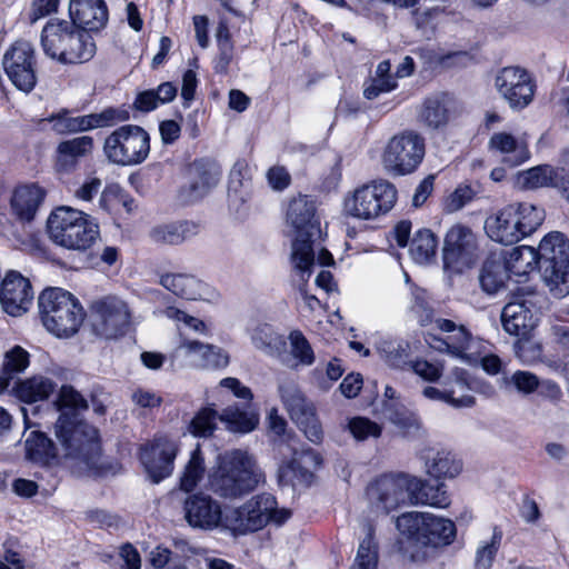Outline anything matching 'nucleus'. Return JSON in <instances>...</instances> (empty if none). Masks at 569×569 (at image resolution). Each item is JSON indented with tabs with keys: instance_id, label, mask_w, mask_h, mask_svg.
I'll use <instances>...</instances> for the list:
<instances>
[{
	"instance_id": "1",
	"label": "nucleus",
	"mask_w": 569,
	"mask_h": 569,
	"mask_svg": "<svg viewBox=\"0 0 569 569\" xmlns=\"http://www.w3.org/2000/svg\"><path fill=\"white\" fill-rule=\"evenodd\" d=\"M60 412L54 435L66 457L82 461L88 468H99L101 447L98 430L81 418L88 402L72 386H62L54 401Z\"/></svg>"
},
{
	"instance_id": "2",
	"label": "nucleus",
	"mask_w": 569,
	"mask_h": 569,
	"mask_svg": "<svg viewBox=\"0 0 569 569\" xmlns=\"http://www.w3.org/2000/svg\"><path fill=\"white\" fill-rule=\"evenodd\" d=\"M264 481L256 458L246 450L234 449L219 455L217 466L208 475V489L223 499H239Z\"/></svg>"
},
{
	"instance_id": "3",
	"label": "nucleus",
	"mask_w": 569,
	"mask_h": 569,
	"mask_svg": "<svg viewBox=\"0 0 569 569\" xmlns=\"http://www.w3.org/2000/svg\"><path fill=\"white\" fill-rule=\"evenodd\" d=\"M286 221L296 232L291 253L293 267L303 280L305 276L308 279L315 262L313 242L321 234L316 201L307 194L293 197L287 206Z\"/></svg>"
},
{
	"instance_id": "4",
	"label": "nucleus",
	"mask_w": 569,
	"mask_h": 569,
	"mask_svg": "<svg viewBox=\"0 0 569 569\" xmlns=\"http://www.w3.org/2000/svg\"><path fill=\"white\" fill-rule=\"evenodd\" d=\"M41 47L46 56L62 63L78 64L90 61L97 46L92 36L68 20L50 19L41 32Z\"/></svg>"
},
{
	"instance_id": "5",
	"label": "nucleus",
	"mask_w": 569,
	"mask_h": 569,
	"mask_svg": "<svg viewBox=\"0 0 569 569\" xmlns=\"http://www.w3.org/2000/svg\"><path fill=\"white\" fill-rule=\"evenodd\" d=\"M38 305L43 326L57 337L74 335L84 320V311L78 299L60 288L43 290Z\"/></svg>"
},
{
	"instance_id": "6",
	"label": "nucleus",
	"mask_w": 569,
	"mask_h": 569,
	"mask_svg": "<svg viewBox=\"0 0 569 569\" xmlns=\"http://www.w3.org/2000/svg\"><path fill=\"white\" fill-rule=\"evenodd\" d=\"M50 239L70 250H87L99 237L98 224L84 212L70 208H57L48 218Z\"/></svg>"
},
{
	"instance_id": "7",
	"label": "nucleus",
	"mask_w": 569,
	"mask_h": 569,
	"mask_svg": "<svg viewBox=\"0 0 569 569\" xmlns=\"http://www.w3.org/2000/svg\"><path fill=\"white\" fill-rule=\"evenodd\" d=\"M290 516V510L277 508L272 495L261 493L229 511L224 516V528L237 535H246L262 529L270 521L282 525Z\"/></svg>"
},
{
	"instance_id": "8",
	"label": "nucleus",
	"mask_w": 569,
	"mask_h": 569,
	"mask_svg": "<svg viewBox=\"0 0 569 569\" xmlns=\"http://www.w3.org/2000/svg\"><path fill=\"white\" fill-rule=\"evenodd\" d=\"M398 191L388 180H375L356 188L343 200V213L359 220H372L389 212L397 202Z\"/></svg>"
},
{
	"instance_id": "9",
	"label": "nucleus",
	"mask_w": 569,
	"mask_h": 569,
	"mask_svg": "<svg viewBox=\"0 0 569 569\" xmlns=\"http://www.w3.org/2000/svg\"><path fill=\"white\" fill-rule=\"evenodd\" d=\"M398 530L409 540L435 548L450 545L456 538L455 523L425 512H406L397 518Z\"/></svg>"
},
{
	"instance_id": "10",
	"label": "nucleus",
	"mask_w": 569,
	"mask_h": 569,
	"mask_svg": "<svg viewBox=\"0 0 569 569\" xmlns=\"http://www.w3.org/2000/svg\"><path fill=\"white\" fill-rule=\"evenodd\" d=\"M103 151L112 163L120 166L139 164L146 160L150 152L149 133L139 126H121L106 138Z\"/></svg>"
},
{
	"instance_id": "11",
	"label": "nucleus",
	"mask_w": 569,
	"mask_h": 569,
	"mask_svg": "<svg viewBox=\"0 0 569 569\" xmlns=\"http://www.w3.org/2000/svg\"><path fill=\"white\" fill-rule=\"evenodd\" d=\"M425 154V138L407 130L389 140L382 153V164L393 176H407L418 169Z\"/></svg>"
},
{
	"instance_id": "12",
	"label": "nucleus",
	"mask_w": 569,
	"mask_h": 569,
	"mask_svg": "<svg viewBox=\"0 0 569 569\" xmlns=\"http://www.w3.org/2000/svg\"><path fill=\"white\" fill-rule=\"evenodd\" d=\"M278 392L291 419L305 436L311 442L319 443L323 437L322 428L312 402L307 400L298 383L292 379H282L279 381Z\"/></svg>"
},
{
	"instance_id": "13",
	"label": "nucleus",
	"mask_w": 569,
	"mask_h": 569,
	"mask_svg": "<svg viewBox=\"0 0 569 569\" xmlns=\"http://www.w3.org/2000/svg\"><path fill=\"white\" fill-rule=\"evenodd\" d=\"M93 332L104 339H116L126 335L131 323L128 305L113 296L93 301L90 307Z\"/></svg>"
},
{
	"instance_id": "14",
	"label": "nucleus",
	"mask_w": 569,
	"mask_h": 569,
	"mask_svg": "<svg viewBox=\"0 0 569 569\" xmlns=\"http://www.w3.org/2000/svg\"><path fill=\"white\" fill-rule=\"evenodd\" d=\"M274 447L281 457L279 481L286 486L309 483L312 478L309 467L321 463L319 455L312 449L299 450L290 437L274 441Z\"/></svg>"
},
{
	"instance_id": "15",
	"label": "nucleus",
	"mask_w": 569,
	"mask_h": 569,
	"mask_svg": "<svg viewBox=\"0 0 569 569\" xmlns=\"http://www.w3.org/2000/svg\"><path fill=\"white\" fill-rule=\"evenodd\" d=\"M411 481L412 477L402 473L377 478L367 489L370 503L385 513L411 505Z\"/></svg>"
},
{
	"instance_id": "16",
	"label": "nucleus",
	"mask_w": 569,
	"mask_h": 569,
	"mask_svg": "<svg viewBox=\"0 0 569 569\" xmlns=\"http://www.w3.org/2000/svg\"><path fill=\"white\" fill-rule=\"evenodd\" d=\"M3 69L16 88L30 92L36 83V50L26 40L16 41L4 53Z\"/></svg>"
},
{
	"instance_id": "17",
	"label": "nucleus",
	"mask_w": 569,
	"mask_h": 569,
	"mask_svg": "<svg viewBox=\"0 0 569 569\" xmlns=\"http://www.w3.org/2000/svg\"><path fill=\"white\" fill-rule=\"evenodd\" d=\"M67 109L53 113L47 118L52 123V129L59 134L77 133L96 128L113 126L129 119V112L114 108H107L100 113L70 117Z\"/></svg>"
},
{
	"instance_id": "18",
	"label": "nucleus",
	"mask_w": 569,
	"mask_h": 569,
	"mask_svg": "<svg viewBox=\"0 0 569 569\" xmlns=\"http://www.w3.org/2000/svg\"><path fill=\"white\" fill-rule=\"evenodd\" d=\"M479 244L475 232L467 226H452L443 243V263L457 270L469 268L478 258Z\"/></svg>"
},
{
	"instance_id": "19",
	"label": "nucleus",
	"mask_w": 569,
	"mask_h": 569,
	"mask_svg": "<svg viewBox=\"0 0 569 569\" xmlns=\"http://www.w3.org/2000/svg\"><path fill=\"white\" fill-rule=\"evenodd\" d=\"M496 88L515 110L529 106L535 96L536 84L530 74L519 67H506L496 76Z\"/></svg>"
},
{
	"instance_id": "20",
	"label": "nucleus",
	"mask_w": 569,
	"mask_h": 569,
	"mask_svg": "<svg viewBox=\"0 0 569 569\" xmlns=\"http://www.w3.org/2000/svg\"><path fill=\"white\" fill-rule=\"evenodd\" d=\"M435 325L440 331L448 333L442 341L447 351L469 363H476L487 349L486 341L472 336L462 325L458 326L452 320L441 318L436 319Z\"/></svg>"
},
{
	"instance_id": "21",
	"label": "nucleus",
	"mask_w": 569,
	"mask_h": 569,
	"mask_svg": "<svg viewBox=\"0 0 569 569\" xmlns=\"http://www.w3.org/2000/svg\"><path fill=\"white\" fill-rule=\"evenodd\" d=\"M533 292H518L502 309L503 329L513 336H526L536 327L537 303Z\"/></svg>"
},
{
	"instance_id": "22",
	"label": "nucleus",
	"mask_w": 569,
	"mask_h": 569,
	"mask_svg": "<svg viewBox=\"0 0 569 569\" xmlns=\"http://www.w3.org/2000/svg\"><path fill=\"white\" fill-rule=\"evenodd\" d=\"M184 513L187 522L193 528L212 530L224 527L221 505L208 493L190 495L184 501Z\"/></svg>"
},
{
	"instance_id": "23",
	"label": "nucleus",
	"mask_w": 569,
	"mask_h": 569,
	"mask_svg": "<svg viewBox=\"0 0 569 569\" xmlns=\"http://www.w3.org/2000/svg\"><path fill=\"white\" fill-rule=\"evenodd\" d=\"M33 290L30 281L16 271L7 273L0 287V303L12 317L27 312L32 305Z\"/></svg>"
},
{
	"instance_id": "24",
	"label": "nucleus",
	"mask_w": 569,
	"mask_h": 569,
	"mask_svg": "<svg viewBox=\"0 0 569 569\" xmlns=\"http://www.w3.org/2000/svg\"><path fill=\"white\" fill-rule=\"evenodd\" d=\"M189 183L181 189L180 196L186 202H194L202 199L219 182L220 167L212 160H194L188 170Z\"/></svg>"
},
{
	"instance_id": "25",
	"label": "nucleus",
	"mask_w": 569,
	"mask_h": 569,
	"mask_svg": "<svg viewBox=\"0 0 569 569\" xmlns=\"http://www.w3.org/2000/svg\"><path fill=\"white\" fill-rule=\"evenodd\" d=\"M178 446L168 440L157 441L141 450L140 459L152 480L158 483L173 471Z\"/></svg>"
},
{
	"instance_id": "26",
	"label": "nucleus",
	"mask_w": 569,
	"mask_h": 569,
	"mask_svg": "<svg viewBox=\"0 0 569 569\" xmlns=\"http://www.w3.org/2000/svg\"><path fill=\"white\" fill-rule=\"evenodd\" d=\"M517 183L523 189L553 187L563 197H569V166L560 168H553L548 164L533 167L520 172Z\"/></svg>"
},
{
	"instance_id": "27",
	"label": "nucleus",
	"mask_w": 569,
	"mask_h": 569,
	"mask_svg": "<svg viewBox=\"0 0 569 569\" xmlns=\"http://www.w3.org/2000/svg\"><path fill=\"white\" fill-rule=\"evenodd\" d=\"M518 223L516 207L509 204L486 219L485 230L491 240L509 246L522 239Z\"/></svg>"
},
{
	"instance_id": "28",
	"label": "nucleus",
	"mask_w": 569,
	"mask_h": 569,
	"mask_svg": "<svg viewBox=\"0 0 569 569\" xmlns=\"http://www.w3.org/2000/svg\"><path fill=\"white\" fill-rule=\"evenodd\" d=\"M69 12L71 22L88 33L99 31L108 21V10L103 0H71Z\"/></svg>"
},
{
	"instance_id": "29",
	"label": "nucleus",
	"mask_w": 569,
	"mask_h": 569,
	"mask_svg": "<svg viewBox=\"0 0 569 569\" xmlns=\"http://www.w3.org/2000/svg\"><path fill=\"white\" fill-rule=\"evenodd\" d=\"M488 148L502 154L503 162L511 167L519 166L530 158L527 143L508 132L492 134L488 142Z\"/></svg>"
},
{
	"instance_id": "30",
	"label": "nucleus",
	"mask_w": 569,
	"mask_h": 569,
	"mask_svg": "<svg viewBox=\"0 0 569 569\" xmlns=\"http://www.w3.org/2000/svg\"><path fill=\"white\" fill-rule=\"evenodd\" d=\"M539 256V268H555L560 264L569 262V241L561 232L553 231L548 233L541 241L537 249Z\"/></svg>"
},
{
	"instance_id": "31",
	"label": "nucleus",
	"mask_w": 569,
	"mask_h": 569,
	"mask_svg": "<svg viewBox=\"0 0 569 569\" xmlns=\"http://www.w3.org/2000/svg\"><path fill=\"white\" fill-rule=\"evenodd\" d=\"M44 198V191L36 186H22L14 190L11 199V208L20 221H31Z\"/></svg>"
},
{
	"instance_id": "32",
	"label": "nucleus",
	"mask_w": 569,
	"mask_h": 569,
	"mask_svg": "<svg viewBox=\"0 0 569 569\" xmlns=\"http://www.w3.org/2000/svg\"><path fill=\"white\" fill-rule=\"evenodd\" d=\"M57 383L44 376L36 375L13 383L12 390L18 399L27 403L47 400L56 390Z\"/></svg>"
},
{
	"instance_id": "33",
	"label": "nucleus",
	"mask_w": 569,
	"mask_h": 569,
	"mask_svg": "<svg viewBox=\"0 0 569 569\" xmlns=\"http://www.w3.org/2000/svg\"><path fill=\"white\" fill-rule=\"evenodd\" d=\"M160 283L181 298L198 300L204 297L207 284L193 276L184 273H168L161 277Z\"/></svg>"
},
{
	"instance_id": "34",
	"label": "nucleus",
	"mask_w": 569,
	"mask_h": 569,
	"mask_svg": "<svg viewBox=\"0 0 569 569\" xmlns=\"http://www.w3.org/2000/svg\"><path fill=\"white\" fill-rule=\"evenodd\" d=\"M251 196V178L248 167L243 162H237L230 171L228 186V202L231 209L238 211Z\"/></svg>"
},
{
	"instance_id": "35",
	"label": "nucleus",
	"mask_w": 569,
	"mask_h": 569,
	"mask_svg": "<svg viewBox=\"0 0 569 569\" xmlns=\"http://www.w3.org/2000/svg\"><path fill=\"white\" fill-rule=\"evenodd\" d=\"M93 149V139L89 136H81L59 143L57 152L58 166L63 170L76 167L78 161L90 154Z\"/></svg>"
},
{
	"instance_id": "36",
	"label": "nucleus",
	"mask_w": 569,
	"mask_h": 569,
	"mask_svg": "<svg viewBox=\"0 0 569 569\" xmlns=\"http://www.w3.org/2000/svg\"><path fill=\"white\" fill-rule=\"evenodd\" d=\"M411 486V505H428L436 508H447L450 505L443 483L432 486L412 477Z\"/></svg>"
},
{
	"instance_id": "37",
	"label": "nucleus",
	"mask_w": 569,
	"mask_h": 569,
	"mask_svg": "<svg viewBox=\"0 0 569 569\" xmlns=\"http://www.w3.org/2000/svg\"><path fill=\"white\" fill-rule=\"evenodd\" d=\"M462 469L461 461L450 451L431 450L426 455V471L430 477L436 479L453 478L460 473Z\"/></svg>"
},
{
	"instance_id": "38",
	"label": "nucleus",
	"mask_w": 569,
	"mask_h": 569,
	"mask_svg": "<svg viewBox=\"0 0 569 569\" xmlns=\"http://www.w3.org/2000/svg\"><path fill=\"white\" fill-rule=\"evenodd\" d=\"M198 224L191 221H177L154 227L150 237L157 243L179 244L197 234Z\"/></svg>"
},
{
	"instance_id": "39",
	"label": "nucleus",
	"mask_w": 569,
	"mask_h": 569,
	"mask_svg": "<svg viewBox=\"0 0 569 569\" xmlns=\"http://www.w3.org/2000/svg\"><path fill=\"white\" fill-rule=\"evenodd\" d=\"M451 103V99L443 93L426 99L420 112L421 120L432 129L446 126L449 121Z\"/></svg>"
},
{
	"instance_id": "40",
	"label": "nucleus",
	"mask_w": 569,
	"mask_h": 569,
	"mask_svg": "<svg viewBox=\"0 0 569 569\" xmlns=\"http://www.w3.org/2000/svg\"><path fill=\"white\" fill-rule=\"evenodd\" d=\"M30 363V355L20 346H14L4 353L0 371V393L6 391L14 376L23 372Z\"/></svg>"
},
{
	"instance_id": "41",
	"label": "nucleus",
	"mask_w": 569,
	"mask_h": 569,
	"mask_svg": "<svg viewBox=\"0 0 569 569\" xmlns=\"http://www.w3.org/2000/svg\"><path fill=\"white\" fill-rule=\"evenodd\" d=\"M207 472L204 455L199 445L191 451L190 458L179 478V488L184 492H192Z\"/></svg>"
},
{
	"instance_id": "42",
	"label": "nucleus",
	"mask_w": 569,
	"mask_h": 569,
	"mask_svg": "<svg viewBox=\"0 0 569 569\" xmlns=\"http://www.w3.org/2000/svg\"><path fill=\"white\" fill-rule=\"evenodd\" d=\"M380 358L391 368L405 369L409 367V343L405 340L381 339L376 343Z\"/></svg>"
},
{
	"instance_id": "43",
	"label": "nucleus",
	"mask_w": 569,
	"mask_h": 569,
	"mask_svg": "<svg viewBox=\"0 0 569 569\" xmlns=\"http://www.w3.org/2000/svg\"><path fill=\"white\" fill-rule=\"evenodd\" d=\"M58 450L53 442L42 432L32 431L26 439V458L30 461L48 465L57 458Z\"/></svg>"
},
{
	"instance_id": "44",
	"label": "nucleus",
	"mask_w": 569,
	"mask_h": 569,
	"mask_svg": "<svg viewBox=\"0 0 569 569\" xmlns=\"http://www.w3.org/2000/svg\"><path fill=\"white\" fill-rule=\"evenodd\" d=\"M385 413L388 420L395 425L406 437L416 436L422 429L419 416L400 405H386Z\"/></svg>"
},
{
	"instance_id": "45",
	"label": "nucleus",
	"mask_w": 569,
	"mask_h": 569,
	"mask_svg": "<svg viewBox=\"0 0 569 569\" xmlns=\"http://www.w3.org/2000/svg\"><path fill=\"white\" fill-rule=\"evenodd\" d=\"M503 262L510 273L526 276L539 264L538 251L528 246L516 247Z\"/></svg>"
},
{
	"instance_id": "46",
	"label": "nucleus",
	"mask_w": 569,
	"mask_h": 569,
	"mask_svg": "<svg viewBox=\"0 0 569 569\" xmlns=\"http://www.w3.org/2000/svg\"><path fill=\"white\" fill-rule=\"evenodd\" d=\"M509 273L503 261L487 260L481 269L480 284L486 292L497 293L505 287Z\"/></svg>"
},
{
	"instance_id": "47",
	"label": "nucleus",
	"mask_w": 569,
	"mask_h": 569,
	"mask_svg": "<svg viewBox=\"0 0 569 569\" xmlns=\"http://www.w3.org/2000/svg\"><path fill=\"white\" fill-rule=\"evenodd\" d=\"M438 238L429 229H421L416 232L410 242V254L418 263L429 262L436 254Z\"/></svg>"
},
{
	"instance_id": "48",
	"label": "nucleus",
	"mask_w": 569,
	"mask_h": 569,
	"mask_svg": "<svg viewBox=\"0 0 569 569\" xmlns=\"http://www.w3.org/2000/svg\"><path fill=\"white\" fill-rule=\"evenodd\" d=\"M541 272L549 293L553 298L562 299L569 295V262L561 261L555 268H546Z\"/></svg>"
},
{
	"instance_id": "49",
	"label": "nucleus",
	"mask_w": 569,
	"mask_h": 569,
	"mask_svg": "<svg viewBox=\"0 0 569 569\" xmlns=\"http://www.w3.org/2000/svg\"><path fill=\"white\" fill-rule=\"evenodd\" d=\"M219 420L226 423L229 430L234 432H249L258 423L256 415L232 407L226 408L219 416Z\"/></svg>"
},
{
	"instance_id": "50",
	"label": "nucleus",
	"mask_w": 569,
	"mask_h": 569,
	"mask_svg": "<svg viewBox=\"0 0 569 569\" xmlns=\"http://www.w3.org/2000/svg\"><path fill=\"white\" fill-rule=\"evenodd\" d=\"M517 211L518 226L522 238L535 232L545 219V211L531 203H515Z\"/></svg>"
},
{
	"instance_id": "51",
	"label": "nucleus",
	"mask_w": 569,
	"mask_h": 569,
	"mask_svg": "<svg viewBox=\"0 0 569 569\" xmlns=\"http://www.w3.org/2000/svg\"><path fill=\"white\" fill-rule=\"evenodd\" d=\"M378 545L373 538V529L369 526L366 538L360 542L353 565L350 569H377Z\"/></svg>"
},
{
	"instance_id": "52",
	"label": "nucleus",
	"mask_w": 569,
	"mask_h": 569,
	"mask_svg": "<svg viewBox=\"0 0 569 569\" xmlns=\"http://www.w3.org/2000/svg\"><path fill=\"white\" fill-rule=\"evenodd\" d=\"M412 303L409 308L410 315L422 326H429L433 322L435 310L431 307L427 293L421 288L412 289Z\"/></svg>"
},
{
	"instance_id": "53",
	"label": "nucleus",
	"mask_w": 569,
	"mask_h": 569,
	"mask_svg": "<svg viewBox=\"0 0 569 569\" xmlns=\"http://www.w3.org/2000/svg\"><path fill=\"white\" fill-rule=\"evenodd\" d=\"M219 416L211 407L201 409L190 421L189 431L196 437H210L216 429Z\"/></svg>"
},
{
	"instance_id": "54",
	"label": "nucleus",
	"mask_w": 569,
	"mask_h": 569,
	"mask_svg": "<svg viewBox=\"0 0 569 569\" xmlns=\"http://www.w3.org/2000/svg\"><path fill=\"white\" fill-rule=\"evenodd\" d=\"M289 341L291 347V355L302 366H311L315 360V352L300 330H293L289 335Z\"/></svg>"
},
{
	"instance_id": "55",
	"label": "nucleus",
	"mask_w": 569,
	"mask_h": 569,
	"mask_svg": "<svg viewBox=\"0 0 569 569\" xmlns=\"http://www.w3.org/2000/svg\"><path fill=\"white\" fill-rule=\"evenodd\" d=\"M502 533L497 530L493 531L491 541L480 547L476 552L475 569H490L497 551L500 547Z\"/></svg>"
},
{
	"instance_id": "56",
	"label": "nucleus",
	"mask_w": 569,
	"mask_h": 569,
	"mask_svg": "<svg viewBox=\"0 0 569 569\" xmlns=\"http://www.w3.org/2000/svg\"><path fill=\"white\" fill-rule=\"evenodd\" d=\"M206 352H208L207 345L197 340H184L177 348L178 356L187 358L191 366L198 368H204Z\"/></svg>"
},
{
	"instance_id": "57",
	"label": "nucleus",
	"mask_w": 569,
	"mask_h": 569,
	"mask_svg": "<svg viewBox=\"0 0 569 569\" xmlns=\"http://www.w3.org/2000/svg\"><path fill=\"white\" fill-rule=\"evenodd\" d=\"M348 429L357 440H366L370 437L378 438L381 435V427L365 417H355L349 420Z\"/></svg>"
},
{
	"instance_id": "58",
	"label": "nucleus",
	"mask_w": 569,
	"mask_h": 569,
	"mask_svg": "<svg viewBox=\"0 0 569 569\" xmlns=\"http://www.w3.org/2000/svg\"><path fill=\"white\" fill-rule=\"evenodd\" d=\"M422 395L430 400H438L450 403L453 407H471L475 403L472 396H463L461 398H455L453 391L440 390L436 387H426L422 390Z\"/></svg>"
},
{
	"instance_id": "59",
	"label": "nucleus",
	"mask_w": 569,
	"mask_h": 569,
	"mask_svg": "<svg viewBox=\"0 0 569 569\" xmlns=\"http://www.w3.org/2000/svg\"><path fill=\"white\" fill-rule=\"evenodd\" d=\"M516 356L526 365L535 363L542 356V347L531 339H519L515 346Z\"/></svg>"
},
{
	"instance_id": "60",
	"label": "nucleus",
	"mask_w": 569,
	"mask_h": 569,
	"mask_svg": "<svg viewBox=\"0 0 569 569\" xmlns=\"http://www.w3.org/2000/svg\"><path fill=\"white\" fill-rule=\"evenodd\" d=\"M149 561L154 569H162L167 565H171L172 569H186L178 556H173L168 548L160 546L150 552Z\"/></svg>"
},
{
	"instance_id": "61",
	"label": "nucleus",
	"mask_w": 569,
	"mask_h": 569,
	"mask_svg": "<svg viewBox=\"0 0 569 569\" xmlns=\"http://www.w3.org/2000/svg\"><path fill=\"white\" fill-rule=\"evenodd\" d=\"M409 368L423 380L435 382L440 379L443 372V366L440 363L429 362L427 360L411 361Z\"/></svg>"
},
{
	"instance_id": "62",
	"label": "nucleus",
	"mask_w": 569,
	"mask_h": 569,
	"mask_svg": "<svg viewBox=\"0 0 569 569\" xmlns=\"http://www.w3.org/2000/svg\"><path fill=\"white\" fill-rule=\"evenodd\" d=\"M510 382L523 395H530L539 387V378L532 372L522 370L516 371L511 376Z\"/></svg>"
},
{
	"instance_id": "63",
	"label": "nucleus",
	"mask_w": 569,
	"mask_h": 569,
	"mask_svg": "<svg viewBox=\"0 0 569 569\" xmlns=\"http://www.w3.org/2000/svg\"><path fill=\"white\" fill-rule=\"evenodd\" d=\"M392 77H375L370 84L365 88L363 94L367 99H376L382 92H389L396 88Z\"/></svg>"
},
{
	"instance_id": "64",
	"label": "nucleus",
	"mask_w": 569,
	"mask_h": 569,
	"mask_svg": "<svg viewBox=\"0 0 569 569\" xmlns=\"http://www.w3.org/2000/svg\"><path fill=\"white\" fill-rule=\"evenodd\" d=\"M133 403L140 408L152 409L162 403V398L156 392L142 388H138L131 395Z\"/></svg>"
}]
</instances>
